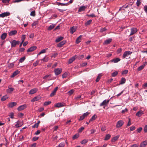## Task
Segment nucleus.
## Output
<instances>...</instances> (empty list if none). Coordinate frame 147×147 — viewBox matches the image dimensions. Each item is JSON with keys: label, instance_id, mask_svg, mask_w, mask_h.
Segmentation results:
<instances>
[{"label": "nucleus", "instance_id": "f257e3e1", "mask_svg": "<svg viewBox=\"0 0 147 147\" xmlns=\"http://www.w3.org/2000/svg\"><path fill=\"white\" fill-rule=\"evenodd\" d=\"M65 106V103L64 102H58L55 105V107L57 108H59Z\"/></svg>", "mask_w": 147, "mask_h": 147}, {"label": "nucleus", "instance_id": "f03ea898", "mask_svg": "<svg viewBox=\"0 0 147 147\" xmlns=\"http://www.w3.org/2000/svg\"><path fill=\"white\" fill-rule=\"evenodd\" d=\"M90 113L89 112H87L83 114L80 117V118L79 119V121H81L83 120L84 118L87 117L89 114Z\"/></svg>", "mask_w": 147, "mask_h": 147}, {"label": "nucleus", "instance_id": "7ed1b4c3", "mask_svg": "<svg viewBox=\"0 0 147 147\" xmlns=\"http://www.w3.org/2000/svg\"><path fill=\"white\" fill-rule=\"evenodd\" d=\"M61 68H57L54 70V72L56 75H58L60 74L62 72Z\"/></svg>", "mask_w": 147, "mask_h": 147}, {"label": "nucleus", "instance_id": "20e7f679", "mask_svg": "<svg viewBox=\"0 0 147 147\" xmlns=\"http://www.w3.org/2000/svg\"><path fill=\"white\" fill-rule=\"evenodd\" d=\"M10 13L9 12H5L3 13L0 14V17L4 18L5 17L7 16H9Z\"/></svg>", "mask_w": 147, "mask_h": 147}, {"label": "nucleus", "instance_id": "39448f33", "mask_svg": "<svg viewBox=\"0 0 147 147\" xmlns=\"http://www.w3.org/2000/svg\"><path fill=\"white\" fill-rule=\"evenodd\" d=\"M77 57L78 56L76 55H75L72 57L71 58L69 59L68 61V63L69 64L71 63L76 59L77 58Z\"/></svg>", "mask_w": 147, "mask_h": 147}, {"label": "nucleus", "instance_id": "423d86ee", "mask_svg": "<svg viewBox=\"0 0 147 147\" xmlns=\"http://www.w3.org/2000/svg\"><path fill=\"white\" fill-rule=\"evenodd\" d=\"M132 53V52L130 51H126L124 53L123 55V57L124 58L126 57H127L128 55H130Z\"/></svg>", "mask_w": 147, "mask_h": 147}, {"label": "nucleus", "instance_id": "0eeeda50", "mask_svg": "<svg viewBox=\"0 0 147 147\" xmlns=\"http://www.w3.org/2000/svg\"><path fill=\"white\" fill-rule=\"evenodd\" d=\"M123 123L124 122L122 120L118 121L117 123L116 127L117 128L121 127L123 125Z\"/></svg>", "mask_w": 147, "mask_h": 147}, {"label": "nucleus", "instance_id": "6e6552de", "mask_svg": "<svg viewBox=\"0 0 147 147\" xmlns=\"http://www.w3.org/2000/svg\"><path fill=\"white\" fill-rule=\"evenodd\" d=\"M27 106L26 104L22 105L18 108V110L19 111H21L26 108Z\"/></svg>", "mask_w": 147, "mask_h": 147}, {"label": "nucleus", "instance_id": "1a4fd4ad", "mask_svg": "<svg viewBox=\"0 0 147 147\" xmlns=\"http://www.w3.org/2000/svg\"><path fill=\"white\" fill-rule=\"evenodd\" d=\"M37 47L36 46H33L31 47H30L29 49H28L27 51V52H32L36 49Z\"/></svg>", "mask_w": 147, "mask_h": 147}, {"label": "nucleus", "instance_id": "9d476101", "mask_svg": "<svg viewBox=\"0 0 147 147\" xmlns=\"http://www.w3.org/2000/svg\"><path fill=\"white\" fill-rule=\"evenodd\" d=\"M17 105V103L16 102H11L9 103L8 105V107L9 108H12L13 107Z\"/></svg>", "mask_w": 147, "mask_h": 147}, {"label": "nucleus", "instance_id": "9b49d317", "mask_svg": "<svg viewBox=\"0 0 147 147\" xmlns=\"http://www.w3.org/2000/svg\"><path fill=\"white\" fill-rule=\"evenodd\" d=\"M147 64V62H145L142 65L140 66L139 67L138 69L137 70L138 71H140Z\"/></svg>", "mask_w": 147, "mask_h": 147}, {"label": "nucleus", "instance_id": "f8f14e48", "mask_svg": "<svg viewBox=\"0 0 147 147\" xmlns=\"http://www.w3.org/2000/svg\"><path fill=\"white\" fill-rule=\"evenodd\" d=\"M137 31V29L136 28H131V32L130 34V36L133 35Z\"/></svg>", "mask_w": 147, "mask_h": 147}, {"label": "nucleus", "instance_id": "ddd939ff", "mask_svg": "<svg viewBox=\"0 0 147 147\" xmlns=\"http://www.w3.org/2000/svg\"><path fill=\"white\" fill-rule=\"evenodd\" d=\"M58 89V87H56L53 90V92H52V93L50 94V97H52L53 96H54V95H55L56 92H57V89Z\"/></svg>", "mask_w": 147, "mask_h": 147}, {"label": "nucleus", "instance_id": "4468645a", "mask_svg": "<svg viewBox=\"0 0 147 147\" xmlns=\"http://www.w3.org/2000/svg\"><path fill=\"white\" fill-rule=\"evenodd\" d=\"M109 100H104L100 105V106H102L103 105H107L109 102Z\"/></svg>", "mask_w": 147, "mask_h": 147}, {"label": "nucleus", "instance_id": "2eb2a0df", "mask_svg": "<svg viewBox=\"0 0 147 147\" xmlns=\"http://www.w3.org/2000/svg\"><path fill=\"white\" fill-rule=\"evenodd\" d=\"M17 33V32L16 30H12L9 33V36H11L14 35Z\"/></svg>", "mask_w": 147, "mask_h": 147}, {"label": "nucleus", "instance_id": "dca6fc26", "mask_svg": "<svg viewBox=\"0 0 147 147\" xmlns=\"http://www.w3.org/2000/svg\"><path fill=\"white\" fill-rule=\"evenodd\" d=\"M120 59L119 58H117L111 60L110 61L111 62L116 63L120 61Z\"/></svg>", "mask_w": 147, "mask_h": 147}, {"label": "nucleus", "instance_id": "f3484780", "mask_svg": "<svg viewBox=\"0 0 147 147\" xmlns=\"http://www.w3.org/2000/svg\"><path fill=\"white\" fill-rule=\"evenodd\" d=\"M20 73V71L18 70L16 71H15L13 73V74L11 75V78H13L17 75L18 74H19Z\"/></svg>", "mask_w": 147, "mask_h": 147}, {"label": "nucleus", "instance_id": "a211bd4d", "mask_svg": "<svg viewBox=\"0 0 147 147\" xmlns=\"http://www.w3.org/2000/svg\"><path fill=\"white\" fill-rule=\"evenodd\" d=\"M37 91V88H34L31 89L29 92V94H33L35 93Z\"/></svg>", "mask_w": 147, "mask_h": 147}, {"label": "nucleus", "instance_id": "6ab92c4d", "mask_svg": "<svg viewBox=\"0 0 147 147\" xmlns=\"http://www.w3.org/2000/svg\"><path fill=\"white\" fill-rule=\"evenodd\" d=\"M66 43V40H63L61 41L57 45V46L59 47H61L63 45H64Z\"/></svg>", "mask_w": 147, "mask_h": 147}, {"label": "nucleus", "instance_id": "aec40b11", "mask_svg": "<svg viewBox=\"0 0 147 147\" xmlns=\"http://www.w3.org/2000/svg\"><path fill=\"white\" fill-rule=\"evenodd\" d=\"M11 47H15L17 45L16 40H13L11 42Z\"/></svg>", "mask_w": 147, "mask_h": 147}, {"label": "nucleus", "instance_id": "412c9836", "mask_svg": "<svg viewBox=\"0 0 147 147\" xmlns=\"http://www.w3.org/2000/svg\"><path fill=\"white\" fill-rule=\"evenodd\" d=\"M86 8V7L85 6H81L79 7L78 11L79 12H81L82 11H84L85 10Z\"/></svg>", "mask_w": 147, "mask_h": 147}, {"label": "nucleus", "instance_id": "4be33fe9", "mask_svg": "<svg viewBox=\"0 0 147 147\" xmlns=\"http://www.w3.org/2000/svg\"><path fill=\"white\" fill-rule=\"evenodd\" d=\"M147 145V141L146 140H145L141 143L140 147H145Z\"/></svg>", "mask_w": 147, "mask_h": 147}, {"label": "nucleus", "instance_id": "5701e85b", "mask_svg": "<svg viewBox=\"0 0 147 147\" xmlns=\"http://www.w3.org/2000/svg\"><path fill=\"white\" fill-rule=\"evenodd\" d=\"M144 114L143 111L140 110L136 114V115L138 117H140Z\"/></svg>", "mask_w": 147, "mask_h": 147}, {"label": "nucleus", "instance_id": "b1692460", "mask_svg": "<svg viewBox=\"0 0 147 147\" xmlns=\"http://www.w3.org/2000/svg\"><path fill=\"white\" fill-rule=\"evenodd\" d=\"M9 86L8 87V89L7 90L6 92L7 93H11L12 92H13L14 89L12 88H10Z\"/></svg>", "mask_w": 147, "mask_h": 147}, {"label": "nucleus", "instance_id": "393cba45", "mask_svg": "<svg viewBox=\"0 0 147 147\" xmlns=\"http://www.w3.org/2000/svg\"><path fill=\"white\" fill-rule=\"evenodd\" d=\"M7 36V33H4L2 34L1 35V38L2 40H4L6 37Z\"/></svg>", "mask_w": 147, "mask_h": 147}, {"label": "nucleus", "instance_id": "a878e982", "mask_svg": "<svg viewBox=\"0 0 147 147\" xmlns=\"http://www.w3.org/2000/svg\"><path fill=\"white\" fill-rule=\"evenodd\" d=\"M82 36L81 35L79 36L76 39V42L77 44H78L81 41V37Z\"/></svg>", "mask_w": 147, "mask_h": 147}, {"label": "nucleus", "instance_id": "bb28decb", "mask_svg": "<svg viewBox=\"0 0 147 147\" xmlns=\"http://www.w3.org/2000/svg\"><path fill=\"white\" fill-rule=\"evenodd\" d=\"M40 99V96H36L34 97L31 100L32 102H34L38 101Z\"/></svg>", "mask_w": 147, "mask_h": 147}, {"label": "nucleus", "instance_id": "cd10ccee", "mask_svg": "<svg viewBox=\"0 0 147 147\" xmlns=\"http://www.w3.org/2000/svg\"><path fill=\"white\" fill-rule=\"evenodd\" d=\"M76 28L75 27H72L70 29V32L71 34H73L76 30Z\"/></svg>", "mask_w": 147, "mask_h": 147}, {"label": "nucleus", "instance_id": "c85d7f7f", "mask_svg": "<svg viewBox=\"0 0 147 147\" xmlns=\"http://www.w3.org/2000/svg\"><path fill=\"white\" fill-rule=\"evenodd\" d=\"M112 39L111 38H109L106 40L104 42V44L107 45L110 43L112 41Z\"/></svg>", "mask_w": 147, "mask_h": 147}, {"label": "nucleus", "instance_id": "c756f323", "mask_svg": "<svg viewBox=\"0 0 147 147\" xmlns=\"http://www.w3.org/2000/svg\"><path fill=\"white\" fill-rule=\"evenodd\" d=\"M97 117V116L96 115H94L90 119L89 122H90L91 121H92L96 119Z\"/></svg>", "mask_w": 147, "mask_h": 147}, {"label": "nucleus", "instance_id": "7c9ffc66", "mask_svg": "<svg viewBox=\"0 0 147 147\" xmlns=\"http://www.w3.org/2000/svg\"><path fill=\"white\" fill-rule=\"evenodd\" d=\"M63 39V37L62 36H60L57 38L55 41L56 42H58Z\"/></svg>", "mask_w": 147, "mask_h": 147}, {"label": "nucleus", "instance_id": "2f4dec72", "mask_svg": "<svg viewBox=\"0 0 147 147\" xmlns=\"http://www.w3.org/2000/svg\"><path fill=\"white\" fill-rule=\"evenodd\" d=\"M119 135H117L116 136H115L114 137L113 139H112L111 141L112 142H114L117 140L118 138H119Z\"/></svg>", "mask_w": 147, "mask_h": 147}, {"label": "nucleus", "instance_id": "473e14b6", "mask_svg": "<svg viewBox=\"0 0 147 147\" xmlns=\"http://www.w3.org/2000/svg\"><path fill=\"white\" fill-rule=\"evenodd\" d=\"M47 49V48L45 49L42 50L38 54V55H39L43 53H45L46 52V51Z\"/></svg>", "mask_w": 147, "mask_h": 147}, {"label": "nucleus", "instance_id": "72a5a7b5", "mask_svg": "<svg viewBox=\"0 0 147 147\" xmlns=\"http://www.w3.org/2000/svg\"><path fill=\"white\" fill-rule=\"evenodd\" d=\"M125 81L126 80L125 78H122L120 82V84H123L125 83Z\"/></svg>", "mask_w": 147, "mask_h": 147}, {"label": "nucleus", "instance_id": "f704fd0d", "mask_svg": "<svg viewBox=\"0 0 147 147\" xmlns=\"http://www.w3.org/2000/svg\"><path fill=\"white\" fill-rule=\"evenodd\" d=\"M102 76V75L101 74H99L96 79V81L97 82H98L100 80Z\"/></svg>", "mask_w": 147, "mask_h": 147}, {"label": "nucleus", "instance_id": "c9c22d12", "mask_svg": "<svg viewBox=\"0 0 147 147\" xmlns=\"http://www.w3.org/2000/svg\"><path fill=\"white\" fill-rule=\"evenodd\" d=\"M49 59V58L47 57H45L43 58L41 60L43 61L44 62H47Z\"/></svg>", "mask_w": 147, "mask_h": 147}, {"label": "nucleus", "instance_id": "e433bc0d", "mask_svg": "<svg viewBox=\"0 0 147 147\" xmlns=\"http://www.w3.org/2000/svg\"><path fill=\"white\" fill-rule=\"evenodd\" d=\"M79 136V134H76L74 135L72 137V138L73 140H75L78 138Z\"/></svg>", "mask_w": 147, "mask_h": 147}, {"label": "nucleus", "instance_id": "4c0bfd02", "mask_svg": "<svg viewBox=\"0 0 147 147\" xmlns=\"http://www.w3.org/2000/svg\"><path fill=\"white\" fill-rule=\"evenodd\" d=\"M118 74L117 71H115L112 74L111 76L112 77H115Z\"/></svg>", "mask_w": 147, "mask_h": 147}, {"label": "nucleus", "instance_id": "58836bf2", "mask_svg": "<svg viewBox=\"0 0 147 147\" xmlns=\"http://www.w3.org/2000/svg\"><path fill=\"white\" fill-rule=\"evenodd\" d=\"M8 98V97L7 95H5L3 96V97L1 98V100L2 101H4Z\"/></svg>", "mask_w": 147, "mask_h": 147}, {"label": "nucleus", "instance_id": "ea45409f", "mask_svg": "<svg viewBox=\"0 0 147 147\" xmlns=\"http://www.w3.org/2000/svg\"><path fill=\"white\" fill-rule=\"evenodd\" d=\"M55 26L54 25L51 24L50 25L48 28V30H51Z\"/></svg>", "mask_w": 147, "mask_h": 147}, {"label": "nucleus", "instance_id": "a19ab883", "mask_svg": "<svg viewBox=\"0 0 147 147\" xmlns=\"http://www.w3.org/2000/svg\"><path fill=\"white\" fill-rule=\"evenodd\" d=\"M111 137V135L109 134L106 135L105 138L104 139L105 140H108Z\"/></svg>", "mask_w": 147, "mask_h": 147}, {"label": "nucleus", "instance_id": "79ce46f5", "mask_svg": "<svg viewBox=\"0 0 147 147\" xmlns=\"http://www.w3.org/2000/svg\"><path fill=\"white\" fill-rule=\"evenodd\" d=\"M20 121H18L17 123L15 125V126L16 127H21L22 125L21 124H20Z\"/></svg>", "mask_w": 147, "mask_h": 147}, {"label": "nucleus", "instance_id": "37998d69", "mask_svg": "<svg viewBox=\"0 0 147 147\" xmlns=\"http://www.w3.org/2000/svg\"><path fill=\"white\" fill-rule=\"evenodd\" d=\"M88 141L87 140L84 139L82 140L81 142L82 144H85Z\"/></svg>", "mask_w": 147, "mask_h": 147}, {"label": "nucleus", "instance_id": "c03bdc74", "mask_svg": "<svg viewBox=\"0 0 147 147\" xmlns=\"http://www.w3.org/2000/svg\"><path fill=\"white\" fill-rule=\"evenodd\" d=\"M51 103V101H47L45 102L44 104V106H47L50 104Z\"/></svg>", "mask_w": 147, "mask_h": 147}, {"label": "nucleus", "instance_id": "a18cd8bd", "mask_svg": "<svg viewBox=\"0 0 147 147\" xmlns=\"http://www.w3.org/2000/svg\"><path fill=\"white\" fill-rule=\"evenodd\" d=\"M51 76V74H47L45 75V76H44L43 78L44 79H46L47 78H50Z\"/></svg>", "mask_w": 147, "mask_h": 147}, {"label": "nucleus", "instance_id": "49530a36", "mask_svg": "<svg viewBox=\"0 0 147 147\" xmlns=\"http://www.w3.org/2000/svg\"><path fill=\"white\" fill-rule=\"evenodd\" d=\"M26 35H23L21 38V40H22V43H23L24 42V40L26 38Z\"/></svg>", "mask_w": 147, "mask_h": 147}, {"label": "nucleus", "instance_id": "de8ad7c7", "mask_svg": "<svg viewBox=\"0 0 147 147\" xmlns=\"http://www.w3.org/2000/svg\"><path fill=\"white\" fill-rule=\"evenodd\" d=\"M107 30V29L105 27H104V28H101L100 30V32H104L106 31Z\"/></svg>", "mask_w": 147, "mask_h": 147}, {"label": "nucleus", "instance_id": "09e8293b", "mask_svg": "<svg viewBox=\"0 0 147 147\" xmlns=\"http://www.w3.org/2000/svg\"><path fill=\"white\" fill-rule=\"evenodd\" d=\"M92 22V20H89L87 21L85 24L86 26H87L90 25Z\"/></svg>", "mask_w": 147, "mask_h": 147}, {"label": "nucleus", "instance_id": "8fccbe9b", "mask_svg": "<svg viewBox=\"0 0 147 147\" xmlns=\"http://www.w3.org/2000/svg\"><path fill=\"white\" fill-rule=\"evenodd\" d=\"M26 59L25 57H23L21 58L19 60V62L20 63L23 62Z\"/></svg>", "mask_w": 147, "mask_h": 147}, {"label": "nucleus", "instance_id": "3c124183", "mask_svg": "<svg viewBox=\"0 0 147 147\" xmlns=\"http://www.w3.org/2000/svg\"><path fill=\"white\" fill-rule=\"evenodd\" d=\"M136 5L138 7H139L141 3V1L140 0H137L136 2Z\"/></svg>", "mask_w": 147, "mask_h": 147}, {"label": "nucleus", "instance_id": "603ef678", "mask_svg": "<svg viewBox=\"0 0 147 147\" xmlns=\"http://www.w3.org/2000/svg\"><path fill=\"white\" fill-rule=\"evenodd\" d=\"M67 4V3H63L60 2L57 3V4L59 5H60L61 6H65Z\"/></svg>", "mask_w": 147, "mask_h": 147}, {"label": "nucleus", "instance_id": "864d4df0", "mask_svg": "<svg viewBox=\"0 0 147 147\" xmlns=\"http://www.w3.org/2000/svg\"><path fill=\"white\" fill-rule=\"evenodd\" d=\"M38 24V22L37 21H35L34 22L32 25V27H34V26H36Z\"/></svg>", "mask_w": 147, "mask_h": 147}, {"label": "nucleus", "instance_id": "5fc2aeb1", "mask_svg": "<svg viewBox=\"0 0 147 147\" xmlns=\"http://www.w3.org/2000/svg\"><path fill=\"white\" fill-rule=\"evenodd\" d=\"M30 15L33 16H35L36 15L35 11L34 10L31 12Z\"/></svg>", "mask_w": 147, "mask_h": 147}, {"label": "nucleus", "instance_id": "6e6d98bb", "mask_svg": "<svg viewBox=\"0 0 147 147\" xmlns=\"http://www.w3.org/2000/svg\"><path fill=\"white\" fill-rule=\"evenodd\" d=\"M67 72H65L62 75V78H66L67 76Z\"/></svg>", "mask_w": 147, "mask_h": 147}, {"label": "nucleus", "instance_id": "4d7b16f0", "mask_svg": "<svg viewBox=\"0 0 147 147\" xmlns=\"http://www.w3.org/2000/svg\"><path fill=\"white\" fill-rule=\"evenodd\" d=\"M65 144L64 143L61 142L58 145V147H64Z\"/></svg>", "mask_w": 147, "mask_h": 147}, {"label": "nucleus", "instance_id": "13d9d810", "mask_svg": "<svg viewBox=\"0 0 147 147\" xmlns=\"http://www.w3.org/2000/svg\"><path fill=\"white\" fill-rule=\"evenodd\" d=\"M128 70H125L123 71L122 72V74L123 75L126 74H127L128 72Z\"/></svg>", "mask_w": 147, "mask_h": 147}, {"label": "nucleus", "instance_id": "bf43d9fd", "mask_svg": "<svg viewBox=\"0 0 147 147\" xmlns=\"http://www.w3.org/2000/svg\"><path fill=\"white\" fill-rule=\"evenodd\" d=\"M128 111V109L127 108H126L125 109L122 110L121 113L122 114L124 113L125 112H127Z\"/></svg>", "mask_w": 147, "mask_h": 147}, {"label": "nucleus", "instance_id": "052dcab7", "mask_svg": "<svg viewBox=\"0 0 147 147\" xmlns=\"http://www.w3.org/2000/svg\"><path fill=\"white\" fill-rule=\"evenodd\" d=\"M101 130L102 131H105L106 130V127L105 126H102L101 127Z\"/></svg>", "mask_w": 147, "mask_h": 147}, {"label": "nucleus", "instance_id": "680f3d73", "mask_svg": "<svg viewBox=\"0 0 147 147\" xmlns=\"http://www.w3.org/2000/svg\"><path fill=\"white\" fill-rule=\"evenodd\" d=\"M87 16L88 17H96L95 15L93 13L90 15H87Z\"/></svg>", "mask_w": 147, "mask_h": 147}, {"label": "nucleus", "instance_id": "e2e57ef3", "mask_svg": "<svg viewBox=\"0 0 147 147\" xmlns=\"http://www.w3.org/2000/svg\"><path fill=\"white\" fill-rule=\"evenodd\" d=\"M142 127H140L138 128V129L137 130V131L138 132L140 133L141 132V131H142Z\"/></svg>", "mask_w": 147, "mask_h": 147}, {"label": "nucleus", "instance_id": "0e129e2a", "mask_svg": "<svg viewBox=\"0 0 147 147\" xmlns=\"http://www.w3.org/2000/svg\"><path fill=\"white\" fill-rule=\"evenodd\" d=\"M121 51L122 49L121 48H120L119 49H118L117 50V54H119L121 52Z\"/></svg>", "mask_w": 147, "mask_h": 147}, {"label": "nucleus", "instance_id": "69168bd1", "mask_svg": "<svg viewBox=\"0 0 147 147\" xmlns=\"http://www.w3.org/2000/svg\"><path fill=\"white\" fill-rule=\"evenodd\" d=\"M144 131L145 133H146L147 132V125H146L144 129Z\"/></svg>", "mask_w": 147, "mask_h": 147}, {"label": "nucleus", "instance_id": "338daca9", "mask_svg": "<svg viewBox=\"0 0 147 147\" xmlns=\"http://www.w3.org/2000/svg\"><path fill=\"white\" fill-rule=\"evenodd\" d=\"M39 61H36L35 63H33V65L34 66H36L38 64Z\"/></svg>", "mask_w": 147, "mask_h": 147}, {"label": "nucleus", "instance_id": "774afa93", "mask_svg": "<svg viewBox=\"0 0 147 147\" xmlns=\"http://www.w3.org/2000/svg\"><path fill=\"white\" fill-rule=\"evenodd\" d=\"M144 9L145 12L147 13V6L145 5L144 7Z\"/></svg>", "mask_w": 147, "mask_h": 147}]
</instances>
